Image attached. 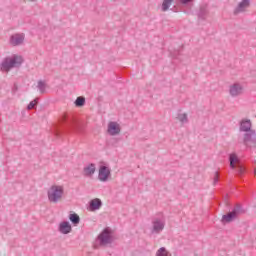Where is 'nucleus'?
<instances>
[{"label":"nucleus","instance_id":"nucleus-1","mask_svg":"<svg viewBox=\"0 0 256 256\" xmlns=\"http://www.w3.org/2000/svg\"><path fill=\"white\" fill-rule=\"evenodd\" d=\"M23 56L14 54L11 57H6L0 64V71H5L9 73L12 69L19 68L23 65Z\"/></svg>","mask_w":256,"mask_h":256},{"label":"nucleus","instance_id":"nucleus-2","mask_svg":"<svg viewBox=\"0 0 256 256\" xmlns=\"http://www.w3.org/2000/svg\"><path fill=\"white\" fill-rule=\"evenodd\" d=\"M64 194L65 189L63 186L52 185L47 191L48 201L50 203H59L63 199Z\"/></svg>","mask_w":256,"mask_h":256},{"label":"nucleus","instance_id":"nucleus-3","mask_svg":"<svg viewBox=\"0 0 256 256\" xmlns=\"http://www.w3.org/2000/svg\"><path fill=\"white\" fill-rule=\"evenodd\" d=\"M245 213V210L241 206V204H236L235 207L232 209L231 212H228L227 214L222 216V223H232V221H235L239 215H243Z\"/></svg>","mask_w":256,"mask_h":256},{"label":"nucleus","instance_id":"nucleus-4","mask_svg":"<svg viewBox=\"0 0 256 256\" xmlns=\"http://www.w3.org/2000/svg\"><path fill=\"white\" fill-rule=\"evenodd\" d=\"M230 167L236 169V175H243L245 173V167L239 162V157L237 154L233 153L229 155Z\"/></svg>","mask_w":256,"mask_h":256},{"label":"nucleus","instance_id":"nucleus-5","mask_svg":"<svg viewBox=\"0 0 256 256\" xmlns=\"http://www.w3.org/2000/svg\"><path fill=\"white\" fill-rule=\"evenodd\" d=\"M111 230L109 228H105L98 236L100 241V245H109L113 243V237L111 236Z\"/></svg>","mask_w":256,"mask_h":256},{"label":"nucleus","instance_id":"nucleus-6","mask_svg":"<svg viewBox=\"0 0 256 256\" xmlns=\"http://www.w3.org/2000/svg\"><path fill=\"white\" fill-rule=\"evenodd\" d=\"M243 144L246 147L255 148L256 147V134L255 131L251 130L244 134Z\"/></svg>","mask_w":256,"mask_h":256},{"label":"nucleus","instance_id":"nucleus-7","mask_svg":"<svg viewBox=\"0 0 256 256\" xmlns=\"http://www.w3.org/2000/svg\"><path fill=\"white\" fill-rule=\"evenodd\" d=\"M109 177H111V169L107 166H100L99 172H98V179L99 181H102V183H105L106 181H109Z\"/></svg>","mask_w":256,"mask_h":256},{"label":"nucleus","instance_id":"nucleus-8","mask_svg":"<svg viewBox=\"0 0 256 256\" xmlns=\"http://www.w3.org/2000/svg\"><path fill=\"white\" fill-rule=\"evenodd\" d=\"M251 7V0H242L238 5L235 7L233 11V15H239V13H245L247 9Z\"/></svg>","mask_w":256,"mask_h":256},{"label":"nucleus","instance_id":"nucleus-9","mask_svg":"<svg viewBox=\"0 0 256 256\" xmlns=\"http://www.w3.org/2000/svg\"><path fill=\"white\" fill-rule=\"evenodd\" d=\"M229 94L231 97H239V95H243V86L239 83H234L229 88Z\"/></svg>","mask_w":256,"mask_h":256},{"label":"nucleus","instance_id":"nucleus-10","mask_svg":"<svg viewBox=\"0 0 256 256\" xmlns=\"http://www.w3.org/2000/svg\"><path fill=\"white\" fill-rule=\"evenodd\" d=\"M24 41H25V35L23 34H14L10 37V44L13 45V47L22 45Z\"/></svg>","mask_w":256,"mask_h":256},{"label":"nucleus","instance_id":"nucleus-11","mask_svg":"<svg viewBox=\"0 0 256 256\" xmlns=\"http://www.w3.org/2000/svg\"><path fill=\"white\" fill-rule=\"evenodd\" d=\"M108 133L112 136L119 135L121 133V126L117 122H109Z\"/></svg>","mask_w":256,"mask_h":256},{"label":"nucleus","instance_id":"nucleus-12","mask_svg":"<svg viewBox=\"0 0 256 256\" xmlns=\"http://www.w3.org/2000/svg\"><path fill=\"white\" fill-rule=\"evenodd\" d=\"M152 233H156L159 234L161 233V231H163V229H165V222L156 219L152 222Z\"/></svg>","mask_w":256,"mask_h":256},{"label":"nucleus","instance_id":"nucleus-13","mask_svg":"<svg viewBox=\"0 0 256 256\" xmlns=\"http://www.w3.org/2000/svg\"><path fill=\"white\" fill-rule=\"evenodd\" d=\"M95 171H97V167L94 163H90L88 166L83 168V174L85 177H93V175H95Z\"/></svg>","mask_w":256,"mask_h":256},{"label":"nucleus","instance_id":"nucleus-14","mask_svg":"<svg viewBox=\"0 0 256 256\" xmlns=\"http://www.w3.org/2000/svg\"><path fill=\"white\" fill-rule=\"evenodd\" d=\"M103 207V202L99 198L92 199L89 202V209L90 211H99Z\"/></svg>","mask_w":256,"mask_h":256},{"label":"nucleus","instance_id":"nucleus-15","mask_svg":"<svg viewBox=\"0 0 256 256\" xmlns=\"http://www.w3.org/2000/svg\"><path fill=\"white\" fill-rule=\"evenodd\" d=\"M72 230L71 224L68 221H64L59 225V231L63 235H69V232Z\"/></svg>","mask_w":256,"mask_h":256},{"label":"nucleus","instance_id":"nucleus-16","mask_svg":"<svg viewBox=\"0 0 256 256\" xmlns=\"http://www.w3.org/2000/svg\"><path fill=\"white\" fill-rule=\"evenodd\" d=\"M240 131L249 133L251 130V120L244 119L240 122Z\"/></svg>","mask_w":256,"mask_h":256},{"label":"nucleus","instance_id":"nucleus-17","mask_svg":"<svg viewBox=\"0 0 256 256\" xmlns=\"http://www.w3.org/2000/svg\"><path fill=\"white\" fill-rule=\"evenodd\" d=\"M60 123H61V124L66 123V125H69V126H71V125H77V119H75V118H73V117H69V116H67V115H64V116L61 117Z\"/></svg>","mask_w":256,"mask_h":256},{"label":"nucleus","instance_id":"nucleus-18","mask_svg":"<svg viewBox=\"0 0 256 256\" xmlns=\"http://www.w3.org/2000/svg\"><path fill=\"white\" fill-rule=\"evenodd\" d=\"M207 15H209V11L207 10V7L205 6L200 7V10L198 12V19H201V21H205L207 19Z\"/></svg>","mask_w":256,"mask_h":256},{"label":"nucleus","instance_id":"nucleus-19","mask_svg":"<svg viewBox=\"0 0 256 256\" xmlns=\"http://www.w3.org/2000/svg\"><path fill=\"white\" fill-rule=\"evenodd\" d=\"M69 220L71 221L72 224L75 226L79 225L81 223V218L77 215V213H72L69 215Z\"/></svg>","mask_w":256,"mask_h":256},{"label":"nucleus","instance_id":"nucleus-20","mask_svg":"<svg viewBox=\"0 0 256 256\" xmlns=\"http://www.w3.org/2000/svg\"><path fill=\"white\" fill-rule=\"evenodd\" d=\"M74 105L76 107H85V97L79 96L76 98Z\"/></svg>","mask_w":256,"mask_h":256},{"label":"nucleus","instance_id":"nucleus-21","mask_svg":"<svg viewBox=\"0 0 256 256\" xmlns=\"http://www.w3.org/2000/svg\"><path fill=\"white\" fill-rule=\"evenodd\" d=\"M37 88L39 89L40 93L43 95L45 93V89H47V84L43 80L38 81Z\"/></svg>","mask_w":256,"mask_h":256},{"label":"nucleus","instance_id":"nucleus-22","mask_svg":"<svg viewBox=\"0 0 256 256\" xmlns=\"http://www.w3.org/2000/svg\"><path fill=\"white\" fill-rule=\"evenodd\" d=\"M155 256H169V251H167V248L161 247L160 249L157 250Z\"/></svg>","mask_w":256,"mask_h":256},{"label":"nucleus","instance_id":"nucleus-23","mask_svg":"<svg viewBox=\"0 0 256 256\" xmlns=\"http://www.w3.org/2000/svg\"><path fill=\"white\" fill-rule=\"evenodd\" d=\"M177 119H178V121H180V123H188L189 122V118H187V113L178 114Z\"/></svg>","mask_w":256,"mask_h":256},{"label":"nucleus","instance_id":"nucleus-24","mask_svg":"<svg viewBox=\"0 0 256 256\" xmlns=\"http://www.w3.org/2000/svg\"><path fill=\"white\" fill-rule=\"evenodd\" d=\"M35 105H37V99H35L34 101H31L28 104V106H27L28 111H31V109H33L35 107Z\"/></svg>","mask_w":256,"mask_h":256},{"label":"nucleus","instance_id":"nucleus-25","mask_svg":"<svg viewBox=\"0 0 256 256\" xmlns=\"http://www.w3.org/2000/svg\"><path fill=\"white\" fill-rule=\"evenodd\" d=\"M217 183H219V173L215 172L213 185H217Z\"/></svg>","mask_w":256,"mask_h":256},{"label":"nucleus","instance_id":"nucleus-26","mask_svg":"<svg viewBox=\"0 0 256 256\" xmlns=\"http://www.w3.org/2000/svg\"><path fill=\"white\" fill-rule=\"evenodd\" d=\"M14 91H17V85L14 86Z\"/></svg>","mask_w":256,"mask_h":256},{"label":"nucleus","instance_id":"nucleus-27","mask_svg":"<svg viewBox=\"0 0 256 256\" xmlns=\"http://www.w3.org/2000/svg\"><path fill=\"white\" fill-rule=\"evenodd\" d=\"M78 127V129H81V126H77Z\"/></svg>","mask_w":256,"mask_h":256}]
</instances>
